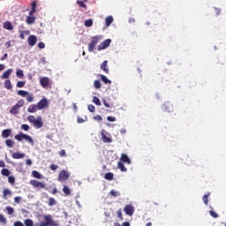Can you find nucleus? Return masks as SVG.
Listing matches in <instances>:
<instances>
[{
	"label": "nucleus",
	"instance_id": "obj_12",
	"mask_svg": "<svg viewBox=\"0 0 226 226\" xmlns=\"http://www.w3.org/2000/svg\"><path fill=\"white\" fill-rule=\"evenodd\" d=\"M36 41H38L36 35H30L27 39V43L30 47H34L36 45Z\"/></svg>",
	"mask_w": 226,
	"mask_h": 226
},
{
	"label": "nucleus",
	"instance_id": "obj_21",
	"mask_svg": "<svg viewBox=\"0 0 226 226\" xmlns=\"http://www.w3.org/2000/svg\"><path fill=\"white\" fill-rule=\"evenodd\" d=\"M101 135H102V140L105 144H110V142H112V139L110 138L107 137L103 132L101 133Z\"/></svg>",
	"mask_w": 226,
	"mask_h": 226
},
{
	"label": "nucleus",
	"instance_id": "obj_39",
	"mask_svg": "<svg viewBox=\"0 0 226 226\" xmlns=\"http://www.w3.org/2000/svg\"><path fill=\"white\" fill-rule=\"evenodd\" d=\"M85 26L86 27H91L93 26V19H89L85 20Z\"/></svg>",
	"mask_w": 226,
	"mask_h": 226
},
{
	"label": "nucleus",
	"instance_id": "obj_16",
	"mask_svg": "<svg viewBox=\"0 0 226 226\" xmlns=\"http://www.w3.org/2000/svg\"><path fill=\"white\" fill-rule=\"evenodd\" d=\"M11 133H12L11 129H5L2 132V138L8 139L9 137H11Z\"/></svg>",
	"mask_w": 226,
	"mask_h": 226
},
{
	"label": "nucleus",
	"instance_id": "obj_61",
	"mask_svg": "<svg viewBox=\"0 0 226 226\" xmlns=\"http://www.w3.org/2000/svg\"><path fill=\"white\" fill-rule=\"evenodd\" d=\"M38 47L40 49H45V43L41 41V42L38 43Z\"/></svg>",
	"mask_w": 226,
	"mask_h": 226
},
{
	"label": "nucleus",
	"instance_id": "obj_20",
	"mask_svg": "<svg viewBox=\"0 0 226 226\" xmlns=\"http://www.w3.org/2000/svg\"><path fill=\"white\" fill-rule=\"evenodd\" d=\"M4 87L5 89H8V91H11L13 89V87L11 86V80L6 79L4 83Z\"/></svg>",
	"mask_w": 226,
	"mask_h": 226
},
{
	"label": "nucleus",
	"instance_id": "obj_15",
	"mask_svg": "<svg viewBox=\"0 0 226 226\" xmlns=\"http://www.w3.org/2000/svg\"><path fill=\"white\" fill-rule=\"evenodd\" d=\"M38 110H39L38 104H31L27 108V112H29V114H34V112Z\"/></svg>",
	"mask_w": 226,
	"mask_h": 226
},
{
	"label": "nucleus",
	"instance_id": "obj_64",
	"mask_svg": "<svg viewBox=\"0 0 226 226\" xmlns=\"http://www.w3.org/2000/svg\"><path fill=\"white\" fill-rule=\"evenodd\" d=\"M214 10H215L216 15H220L222 13V10H220L219 8L215 7Z\"/></svg>",
	"mask_w": 226,
	"mask_h": 226
},
{
	"label": "nucleus",
	"instance_id": "obj_14",
	"mask_svg": "<svg viewBox=\"0 0 226 226\" xmlns=\"http://www.w3.org/2000/svg\"><path fill=\"white\" fill-rule=\"evenodd\" d=\"M13 160H22V158H26V154L20 152H15L11 154Z\"/></svg>",
	"mask_w": 226,
	"mask_h": 226
},
{
	"label": "nucleus",
	"instance_id": "obj_13",
	"mask_svg": "<svg viewBox=\"0 0 226 226\" xmlns=\"http://www.w3.org/2000/svg\"><path fill=\"white\" fill-rule=\"evenodd\" d=\"M40 84L41 87H49V84H50V79L42 77L40 79Z\"/></svg>",
	"mask_w": 226,
	"mask_h": 226
},
{
	"label": "nucleus",
	"instance_id": "obj_48",
	"mask_svg": "<svg viewBox=\"0 0 226 226\" xmlns=\"http://www.w3.org/2000/svg\"><path fill=\"white\" fill-rule=\"evenodd\" d=\"M16 86L17 87H24V86H26V81H18Z\"/></svg>",
	"mask_w": 226,
	"mask_h": 226
},
{
	"label": "nucleus",
	"instance_id": "obj_59",
	"mask_svg": "<svg viewBox=\"0 0 226 226\" xmlns=\"http://www.w3.org/2000/svg\"><path fill=\"white\" fill-rule=\"evenodd\" d=\"M40 64H47V60L45 59V57L41 58Z\"/></svg>",
	"mask_w": 226,
	"mask_h": 226
},
{
	"label": "nucleus",
	"instance_id": "obj_45",
	"mask_svg": "<svg viewBox=\"0 0 226 226\" xmlns=\"http://www.w3.org/2000/svg\"><path fill=\"white\" fill-rule=\"evenodd\" d=\"M94 86L95 89H100V87H102V83L100 82V80H95L94 82Z\"/></svg>",
	"mask_w": 226,
	"mask_h": 226
},
{
	"label": "nucleus",
	"instance_id": "obj_30",
	"mask_svg": "<svg viewBox=\"0 0 226 226\" xmlns=\"http://www.w3.org/2000/svg\"><path fill=\"white\" fill-rule=\"evenodd\" d=\"M117 167L120 169L121 172H126V168L124 167V164L122 162H117Z\"/></svg>",
	"mask_w": 226,
	"mask_h": 226
},
{
	"label": "nucleus",
	"instance_id": "obj_63",
	"mask_svg": "<svg viewBox=\"0 0 226 226\" xmlns=\"http://www.w3.org/2000/svg\"><path fill=\"white\" fill-rule=\"evenodd\" d=\"M31 8L32 10H36V2L34 1L32 4H31Z\"/></svg>",
	"mask_w": 226,
	"mask_h": 226
},
{
	"label": "nucleus",
	"instance_id": "obj_32",
	"mask_svg": "<svg viewBox=\"0 0 226 226\" xmlns=\"http://www.w3.org/2000/svg\"><path fill=\"white\" fill-rule=\"evenodd\" d=\"M63 192L64 193V195H71L72 190H70L68 186L64 185Z\"/></svg>",
	"mask_w": 226,
	"mask_h": 226
},
{
	"label": "nucleus",
	"instance_id": "obj_54",
	"mask_svg": "<svg viewBox=\"0 0 226 226\" xmlns=\"http://www.w3.org/2000/svg\"><path fill=\"white\" fill-rule=\"evenodd\" d=\"M88 110H89V112H94V110H95L94 106L93 104H89Z\"/></svg>",
	"mask_w": 226,
	"mask_h": 226
},
{
	"label": "nucleus",
	"instance_id": "obj_47",
	"mask_svg": "<svg viewBox=\"0 0 226 226\" xmlns=\"http://www.w3.org/2000/svg\"><path fill=\"white\" fill-rule=\"evenodd\" d=\"M102 103H103L104 107H106V109H110L112 107V105H110L109 102H107V101L105 99L102 100Z\"/></svg>",
	"mask_w": 226,
	"mask_h": 226
},
{
	"label": "nucleus",
	"instance_id": "obj_40",
	"mask_svg": "<svg viewBox=\"0 0 226 226\" xmlns=\"http://www.w3.org/2000/svg\"><path fill=\"white\" fill-rule=\"evenodd\" d=\"M16 75L17 77H19V79H24V71L22 70H18L16 72Z\"/></svg>",
	"mask_w": 226,
	"mask_h": 226
},
{
	"label": "nucleus",
	"instance_id": "obj_18",
	"mask_svg": "<svg viewBox=\"0 0 226 226\" xmlns=\"http://www.w3.org/2000/svg\"><path fill=\"white\" fill-rule=\"evenodd\" d=\"M120 162H124V163H128V165H130V163H132L130 157H128V155H126V154H121Z\"/></svg>",
	"mask_w": 226,
	"mask_h": 226
},
{
	"label": "nucleus",
	"instance_id": "obj_9",
	"mask_svg": "<svg viewBox=\"0 0 226 226\" xmlns=\"http://www.w3.org/2000/svg\"><path fill=\"white\" fill-rule=\"evenodd\" d=\"M124 212L128 216H133V213H135V208L132 205H125V207H124Z\"/></svg>",
	"mask_w": 226,
	"mask_h": 226
},
{
	"label": "nucleus",
	"instance_id": "obj_24",
	"mask_svg": "<svg viewBox=\"0 0 226 226\" xmlns=\"http://www.w3.org/2000/svg\"><path fill=\"white\" fill-rule=\"evenodd\" d=\"M112 22H114V18L112 16H109L105 19V24L107 27H109Z\"/></svg>",
	"mask_w": 226,
	"mask_h": 226
},
{
	"label": "nucleus",
	"instance_id": "obj_37",
	"mask_svg": "<svg viewBox=\"0 0 226 226\" xmlns=\"http://www.w3.org/2000/svg\"><path fill=\"white\" fill-rule=\"evenodd\" d=\"M1 174H2V176H5V177H8V176H10V170L3 169L1 170Z\"/></svg>",
	"mask_w": 226,
	"mask_h": 226
},
{
	"label": "nucleus",
	"instance_id": "obj_56",
	"mask_svg": "<svg viewBox=\"0 0 226 226\" xmlns=\"http://www.w3.org/2000/svg\"><path fill=\"white\" fill-rule=\"evenodd\" d=\"M109 193L112 197H117V195H119V192L115 191H110Z\"/></svg>",
	"mask_w": 226,
	"mask_h": 226
},
{
	"label": "nucleus",
	"instance_id": "obj_29",
	"mask_svg": "<svg viewBox=\"0 0 226 226\" xmlns=\"http://www.w3.org/2000/svg\"><path fill=\"white\" fill-rule=\"evenodd\" d=\"M7 195H11V191L10 189H4V191H3V199L6 200Z\"/></svg>",
	"mask_w": 226,
	"mask_h": 226
},
{
	"label": "nucleus",
	"instance_id": "obj_62",
	"mask_svg": "<svg viewBox=\"0 0 226 226\" xmlns=\"http://www.w3.org/2000/svg\"><path fill=\"white\" fill-rule=\"evenodd\" d=\"M19 38H20L21 40H25L26 35L24 34V31H21V32H20V34H19Z\"/></svg>",
	"mask_w": 226,
	"mask_h": 226
},
{
	"label": "nucleus",
	"instance_id": "obj_52",
	"mask_svg": "<svg viewBox=\"0 0 226 226\" xmlns=\"http://www.w3.org/2000/svg\"><path fill=\"white\" fill-rule=\"evenodd\" d=\"M77 123H79V124H82V123H86V120H84L82 117H77Z\"/></svg>",
	"mask_w": 226,
	"mask_h": 226
},
{
	"label": "nucleus",
	"instance_id": "obj_27",
	"mask_svg": "<svg viewBox=\"0 0 226 226\" xmlns=\"http://www.w3.org/2000/svg\"><path fill=\"white\" fill-rule=\"evenodd\" d=\"M5 146H7V147H13L15 146V141H13V139H6L5 140Z\"/></svg>",
	"mask_w": 226,
	"mask_h": 226
},
{
	"label": "nucleus",
	"instance_id": "obj_8",
	"mask_svg": "<svg viewBox=\"0 0 226 226\" xmlns=\"http://www.w3.org/2000/svg\"><path fill=\"white\" fill-rule=\"evenodd\" d=\"M37 107L39 110H43V109H47L49 107V100L47 98H42L38 103Z\"/></svg>",
	"mask_w": 226,
	"mask_h": 226
},
{
	"label": "nucleus",
	"instance_id": "obj_25",
	"mask_svg": "<svg viewBox=\"0 0 226 226\" xmlns=\"http://www.w3.org/2000/svg\"><path fill=\"white\" fill-rule=\"evenodd\" d=\"M104 179H106L107 181H112V179H114V173L112 172L106 173L104 176Z\"/></svg>",
	"mask_w": 226,
	"mask_h": 226
},
{
	"label": "nucleus",
	"instance_id": "obj_7",
	"mask_svg": "<svg viewBox=\"0 0 226 226\" xmlns=\"http://www.w3.org/2000/svg\"><path fill=\"white\" fill-rule=\"evenodd\" d=\"M70 178V171L66 170H62L58 174V181L63 183V181H68Z\"/></svg>",
	"mask_w": 226,
	"mask_h": 226
},
{
	"label": "nucleus",
	"instance_id": "obj_22",
	"mask_svg": "<svg viewBox=\"0 0 226 226\" xmlns=\"http://www.w3.org/2000/svg\"><path fill=\"white\" fill-rule=\"evenodd\" d=\"M36 22V17L34 16H27L26 17V24L31 26V24H34Z\"/></svg>",
	"mask_w": 226,
	"mask_h": 226
},
{
	"label": "nucleus",
	"instance_id": "obj_26",
	"mask_svg": "<svg viewBox=\"0 0 226 226\" xmlns=\"http://www.w3.org/2000/svg\"><path fill=\"white\" fill-rule=\"evenodd\" d=\"M100 77H101V80H102L103 83H105V84H112V81L109 80L105 75L101 74Z\"/></svg>",
	"mask_w": 226,
	"mask_h": 226
},
{
	"label": "nucleus",
	"instance_id": "obj_38",
	"mask_svg": "<svg viewBox=\"0 0 226 226\" xmlns=\"http://www.w3.org/2000/svg\"><path fill=\"white\" fill-rule=\"evenodd\" d=\"M24 223L26 226H34V222L31 219H26Z\"/></svg>",
	"mask_w": 226,
	"mask_h": 226
},
{
	"label": "nucleus",
	"instance_id": "obj_3",
	"mask_svg": "<svg viewBox=\"0 0 226 226\" xmlns=\"http://www.w3.org/2000/svg\"><path fill=\"white\" fill-rule=\"evenodd\" d=\"M23 105H26V101H24V99H21L10 109L9 113L11 116H17V114H19L20 110V108H22Z\"/></svg>",
	"mask_w": 226,
	"mask_h": 226
},
{
	"label": "nucleus",
	"instance_id": "obj_1",
	"mask_svg": "<svg viewBox=\"0 0 226 226\" xmlns=\"http://www.w3.org/2000/svg\"><path fill=\"white\" fill-rule=\"evenodd\" d=\"M27 121H29L36 130H40V128L43 126L41 116H38L37 117H34V116H29L27 117Z\"/></svg>",
	"mask_w": 226,
	"mask_h": 226
},
{
	"label": "nucleus",
	"instance_id": "obj_23",
	"mask_svg": "<svg viewBox=\"0 0 226 226\" xmlns=\"http://www.w3.org/2000/svg\"><path fill=\"white\" fill-rule=\"evenodd\" d=\"M11 72H13L12 69H8L7 71H5L2 75V79H10V75H11Z\"/></svg>",
	"mask_w": 226,
	"mask_h": 226
},
{
	"label": "nucleus",
	"instance_id": "obj_57",
	"mask_svg": "<svg viewBox=\"0 0 226 226\" xmlns=\"http://www.w3.org/2000/svg\"><path fill=\"white\" fill-rule=\"evenodd\" d=\"M13 226H24V223L20 221H17L13 223Z\"/></svg>",
	"mask_w": 226,
	"mask_h": 226
},
{
	"label": "nucleus",
	"instance_id": "obj_55",
	"mask_svg": "<svg viewBox=\"0 0 226 226\" xmlns=\"http://www.w3.org/2000/svg\"><path fill=\"white\" fill-rule=\"evenodd\" d=\"M94 121H102L103 118L100 115H96L94 117Z\"/></svg>",
	"mask_w": 226,
	"mask_h": 226
},
{
	"label": "nucleus",
	"instance_id": "obj_19",
	"mask_svg": "<svg viewBox=\"0 0 226 226\" xmlns=\"http://www.w3.org/2000/svg\"><path fill=\"white\" fill-rule=\"evenodd\" d=\"M109 64V61L104 60L101 64V70H103L106 73H109L110 70L107 67Z\"/></svg>",
	"mask_w": 226,
	"mask_h": 226
},
{
	"label": "nucleus",
	"instance_id": "obj_6",
	"mask_svg": "<svg viewBox=\"0 0 226 226\" xmlns=\"http://www.w3.org/2000/svg\"><path fill=\"white\" fill-rule=\"evenodd\" d=\"M30 185L34 188H36V190H45L47 188V184H45V182H40L35 179L30 180Z\"/></svg>",
	"mask_w": 226,
	"mask_h": 226
},
{
	"label": "nucleus",
	"instance_id": "obj_35",
	"mask_svg": "<svg viewBox=\"0 0 226 226\" xmlns=\"http://www.w3.org/2000/svg\"><path fill=\"white\" fill-rule=\"evenodd\" d=\"M56 204H57V202L56 201V199L54 198L49 199L48 206L52 207V206H56Z\"/></svg>",
	"mask_w": 226,
	"mask_h": 226
},
{
	"label": "nucleus",
	"instance_id": "obj_31",
	"mask_svg": "<svg viewBox=\"0 0 226 226\" xmlns=\"http://www.w3.org/2000/svg\"><path fill=\"white\" fill-rule=\"evenodd\" d=\"M18 94H19V96H22V98H26V96H27V94H29V92H27L26 90H19V91H18Z\"/></svg>",
	"mask_w": 226,
	"mask_h": 226
},
{
	"label": "nucleus",
	"instance_id": "obj_44",
	"mask_svg": "<svg viewBox=\"0 0 226 226\" xmlns=\"http://www.w3.org/2000/svg\"><path fill=\"white\" fill-rule=\"evenodd\" d=\"M117 216L119 220H123V210L121 208L117 211Z\"/></svg>",
	"mask_w": 226,
	"mask_h": 226
},
{
	"label": "nucleus",
	"instance_id": "obj_34",
	"mask_svg": "<svg viewBox=\"0 0 226 226\" xmlns=\"http://www.w3.org/2000/svg\"><path fill=\"white\" fill-rule=\"evenodd\" d=\"M32 176H34V177H35L36 179H41V174L36 170H34L32 172Z\"/></svg>",
	"mask_w": 226,
	"mask_h": 226
},
{
	"label": "nucleus",
	"instance_id": "obj_33",
	"mask_svg": "<svg viewBox=\"0 0 226 226\" xmlns=\"http://www.w3.org/2000/svg\"><path fill=\"white\" fill-rule=\"evenodd\" d=\"M93 103H94L95 105H97L98 107H100L102 105V102L100 101V99L96 96L93 97Z\"/></svg>",
	"mask_w": 226,
	"mask_h": 226
},
{
	"label": "nucleus",
	"instance_id": "obj_49",
	"mask_svg": "<svg viewBox=\"0 0 226 226\" xmlns=\"http://www.w3.org/2000/svg\"><path fill=\"white\" fill-rule=\"evenodd\" d=\"M6 210H7V213L8 215H13V207H6Z\"/></svg>",
	"mask_w": 226,
	"mask_h": 226
},
{
	"label": "nucleus",
	"instance_id": "obj_10",
	"mask_svg": "<svg viewBox=\"0 0 226 226\" xmlns=\"http://www.w3.org/2000/svg\"><path fill=\"white\" fill-rule=\"evenodd\" d=\"M112 42V40L106 39L103 42H102L98 46V50H105V49H108V47H110V43Z\"/></svg>",
	"mask_w": 226,
	"mask_h": 226
},
{
	"label": "nucleus",
	"instance_id": "obj_5",
	"mask_svg": "<svg viewBox=\"0 0 226 226\" xmlns=\"http://www.w3.org/2000/svg\"><path fill=\"white\" fill-rule=\"evenodd\" d=\"M44 218V222H41L39 226H59V224L57 222H56V221H54V219H52V215H47L43 216Z\"/></svg>",
	"mask_w": 226,
	"mask_h": 226
},
{
	"label": "nucleus",
	"instance_id": "obj_2",
	"mask_svg": "<svg viewBox=\"0 0 226 226\" xmlns=\"http://www.w3.org/2000/svg\"><path fill=\"white\" fill-rule=\"evenodd\" d=\"M15 140H18L19 142H22V140H26L31 146H34V139L27 134H24V132H19V134L14 136Z\"/></svg>",
	"mask_w": 226,
	"mask_h": 226
},
{
	"label": "nucleus",
	"instance_id": "obj_51",
	"mask_svg": "<svg viewBox=\"0 0 226 226\" xmlns=\"http://www.w3.org/2000/svg\"><path fill=\"white\" fill-rule=\"evenodd\" d=\"M59 156H66V150L62 149L61 151L58 152Z\"/></svg>",
	"mask_w": 226,
	"mask_h": 226
},
{
	"label": "nucleus",
	"instance_id": "obj_11",
	"mask_svg": "<svg viewBox=\"0 0 226 226\" xmlns=\"http://www.w3.org/2000/svg\"><path fill=\"white\" fill-rule=\"evenodd\" d=\"M162 109L164 112H174V106L170 102H166L162 104Z\"/></svg>",
	"mask_w": 226,
	"mask_h": 226
},
{
	"label": "nucleus",
	"instance_id": "obj_46",
	"mask_svg": "<svg viewBox=\"0 0 226 226\" xmlns=\"http://www.w3.org/2000/svg\"><path fill=\"white\" fill-rule=\"evenodd\" d=\"M209 215L210 216H212V218H218V214H216V212L210 210L209 211Z\"/></svg>",
	"mask_w": 226,
	"mask_h": 226
},
{
	"label": "nucleus",
	"instance_id": "obj_42",
	"mask_svg": "<svg viewBox=\"0 0 226 226\" xmlns=\"http://www.w3.org/2000/svg\"><path fill=\"white\" fill-rule=\"evenodd\" d=\"M0 223H4V225L7 223L6 217H4L3 214H0Z\"/></svg>",
	"mask_w": 226,
	"mask_h": 226
},
{
	"label": "nucleus",
	"instance_id": "obj_43",
	"mask_svg": "<svg viewBox=\"0 0 226 226\" xmlns=\"http://www.w3.org/2000/svg\"><path fill=\"white\" fill-rule=\"evenodd\" d=\"M29 125L27 124H21V130H23L24 132H29Z\"/></svg>",
	"mask_w": 226,
	"mask_h": 226
},
{
	"label": "nucleus",
	"instance_id": "obj_50",
	"mask_svg": "<svg viewBox=\"0 0 226 226\" xmlns=\"http://www.w3.org/2000/svg\"><path fill=\"white\" fill-rule=\"evenodd\" d=\"M57 168H58L57 164H50L49 165L50 170H57Z\"/></svg>",
	"mask_w": 226,
	"mask_h": 226
},
{
	"label": "nucleus",
	"instance_id": "obj_36",
	"mask_svg": "<svg viewBox=\"0 0 226 226\" xmlns=\"http://www.w3.org/2000/svg\"><path fill=\"white\" fill-rule=\"evenodd\" d=\"M209 195H211V193L205 194V195L203 196V198H202V200H203L205 206H207V204H208V202H209V200H207L208 197H209Z\"/></svg>",
	"mask_w": 226,
	"mask_h": 226
},
{
	"label": "nucleus",
	"instance_id": "obj_60",
	"mask_svg": "<svg viewBox=\"0 0 226 226\" xmlns=\"http://www.w3.org/2000/svg\"><path fill=\"white\" fill-rule=\"evenodd\" d=\"M35 13H36V10L31 9V11H29V17H33V15Z\"/></svg>",
	"mask_w": 226,
	"mask_h": 226
},
{
	"label": "nucleus",
	"instance_id": "obj_17",
	"mask_svg": "<svg viewBox=\"0 0 226 226\" xmlns=\"http://www.w3.org/2000/svg\"><path fill=\"white\" fill-rule=\"evenodd\" d=\"M4 29H7V31H12L13 25L11 24V21H5L3 23Z\"/></svg>",
	"mask_w": 226,
	"mask_h": 226
},
{
	"label": "nucleus",
	"instance_id": "obj_4",
	"mask_svg": "<svg viewBox=\"0 0 226 226\" xmlns=\"http://www.w3.org/2000/svg\"><path fill=\"white\" fill-rule=\"evenodd\" d=\"M102 40H103V36L102 35L93 36L90 43L88 44V52H93L96 45H98Z\"/></svg>",
	"mask_w": 226,
	"mask_h": 226
},
{
	"label": "nucleus",
	"instance_id": "obj_58",
	"mask_svg": "<svg viewBox=\"0 0 226 226\" xmlns=\"http://www.w3.org/2000/svg\"><path fill=\"white\" fill-rule=\"evenodd\" d=\"M107 119L109 121V123H114V121H116V117H108Z\"/></svg>",
	"mask_w": 226,
	"mask_h": 226
},
{
	"label": "nucleus",
	"instance_id": "obj_53",
	"mask_svg": "<svg viewBox=\"0 0 226 226\" xmlns=\"http://www.w3.org/2000/svg\"><path fill=\"white\" fill-rule=\"evenodd\" d=\"M20 200H22V198L20 196H17L14 198V201L16 204H20Z\"/></svg>",
	"mask_w": 226,
	"mask_h": 226
},
{
	"label": "nucleus",
	"instance_id": "obj_28",
	"mask_svg": "<svg viewBox=\"0 0 226 226\" xmlns=\"http://www.w3.org/2000/svg\"><path fill=\"white\" fill-rule=\"evenodd\" d=\"M26 102H28V103H33V102H34V96L33 95V94L28 93V94H26Z\"/></svg>",
	"mask_w": 226,
	"mask_h": 226
},
{
	"label": "nucleus",
	"instance_id": "obj_41",
	"mask_svg": "<svg viewBox=\"0 0 226 226\" xmlns=\"http://www.w3.org/2000/svg\"><path fill=\"white\" fill-rule=\"evenodd\" d=\"M8 183H10V185H15V177L9 176L8 177Z\"/></svg>",
	"mask_w": 226,
	"mask_h": 226
}]
</instances>
